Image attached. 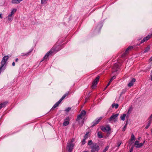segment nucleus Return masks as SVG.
<instances>
[{
	"mask_svg": "<svg viewBox=\"0 0 152 152\" xmlns=\"http://www.w3.org/2000/svg\"><path fill=\"white\" fill-rule=\"evenodd\" d=\"M60 47V46L59 45L57 47H56V45L54 46L52 48L46 53L41 61H43L47 59L49 56H51L53 54L57 52L58 51L60 50V49H58L57 47L59 48Z\"/></svg>",
	"mask_w": 152,
	"mask_h": 152,
	"instance_id": "1",
	"label": "nucleus"
},
{
	"mask_svg": "<svg viewBox=\"0 0 152 152\" xmlns=\"http://www.w3.org/2000/svg\"><path fill=\"white\" fill-rule=\"evenodd\" d=\"M88 145L90 146V148L91 149L90 152H98L100 150L99 145L96 143L93 142L91 140L88 141Z\"/></svg>",
	"mask_w": 152,
	"mask_h": 152,
	"instance_id": "2",
	"label": "nucleus"
},
{
	"mask_svg": "<svg viewBox=\"0 0 152 152\" xmlns=\"http://www.w3.org/2000/svg\"><path fill=\"white\" fill-rule=\"evenodd\" d=\"M86 114V111L84 110H83L77 116L76 118V121L79 123L81 126H82L83 124L84 121L83 118Z\"/></svg>",
	"mask_w": 152,
	"mask_h": 152,
	"instance_id": "3",
	"label": "nucleus"
},
{
	"mask_svg": "<svg viewBox=\"0 0 152 152\" xmlns=\"http://www.w3.org/2000/svg\"><path fill=\"white\" fill-rule=\"evenodd\" d=\"M9 58L8 56H5L3 57L1 63L0 67V73L1 71L4 69V66L6 65V62Z\"/></svg>",
	"mask_w": 152,
	"mask_h": 152,
	"instance_id": "4",
	"label": "nucleus"
},
{
	"mask_svg": "<svg viewBox=\"0 0 152 152\" xmlns=\"http://www.w3.org/2000/svg\"><path fill=\"white\" fill-rule=\"evenodd\" d=\"M73 140H72L70 142L67 143V146L69 152H72L73 149V147L74 146V145L73 143Z\"/></svg>",
	"mask_w": 152,
	"mask_h": 152,
	"instance_id": "5",
	"label": "nucleus"
},
{
	"mask_svg": "<svg viewBox=\"0 0 152 152\" xmlns=\"http://www.w3.org/2000/svg\"><path fill=\"white\" fill-rule=\"evenodd\" d=\"M99 78L100 76H98L93 82L91 86V88L92 89H94L95 88L96 85L97 84V82L98 81Z\"/></svg>",
	"mask_w": 152,
	"mask_h": 152,
	"instance_id": "6",
	"label": "nucleus"
},
{
	"mask_svg": "<svg viewBox=\"0 0 152 152\" xmlns=\"http://www.w3.org/2000/svg\"><path fill=\"white\" fill-rule=\"evenodd\" d=\"M99 78L100 76H98L93 82L91 86V88L92 89H94L95 88L96 85L97 84V82L98 81Z\"/></svg>",
	"mask_w": 152,
	"mask_h": 152,
	"instance_id": "7",
	"label": "nucleus"
},
{
	"mask_svg": "<svg viewBox=\"0 0 152 152\" xmlns=\"http://www.w3.org/2000/svg\"><path fill=\"white\" fill-rule=\"evenodd\" d=\"M119 114H113L112 115L109 119L108 121L109 122L111 121H117V117L118 116Z\"/></svg>",
	"mask_w": 152,
	"mask_h": 152,
	"instance_id": "8",
	"label": "nucleus"
},
{
	"mask_svg": "<svg viewBox=\"0 0 152 152\" xmlns=\"http://www.w3.org/2000/svg\"><path fill=\"white\" fill-rule=\"evenodd\" d=\"M69 92H68L66 94H64L62 97L60 99V100L57 102L55 104H59L61 102V101L69 94Z\"/></svg>",
	"mask_w": 152,
	"mask_h": 152,
	"instance_id": "9",
	"label": "nucleus"
},
{
	"mask_svg": "<svg viewBox=\"0 0 152 152\" xmlns=\"http://www.w3.org/2000/svg\"><path fill=\"white\" fill-rule=\"evenodd\" d=\"M152 37V34H151L148 35L146 37L143 38V39L141 41L140 43L142 44L148 40Z\"/></svg>",
	"mask_w": 152,
	"mask_h": 152,
	"instance_id": "10",
	"label": "nucleus"
},
{
	"mask_svg": "<svg viewBox=\"0 0 152 152\" xmlns=\"http://www.w3.org/2000/svg\"><path fill=\"white\" fill-rule=\"evenodd\" d=\"M133 47L132 46H129L126 50L125 52L122 54L121 55V57H124L128 53V51L133 49Z\"/></svg>",
	"mask_w": 152,
	"mask_h": 152,
	"instance_id": "11",
	"label": "nucleus"
},
{
	"mask_svg": "<svg viewBox=\"0 0 152 152\" xmlns=\"http://www.w3.org/2000/svg\"><path fill=\"white\" fill-rule=\"evenodd\" d=\"M102 118V117H100L99 118H96V119L93 122V124L92 126H94L97 124Z\"/></svg>",
	"mask_w": 152,
	"mask_h": 152,
	"instance_id": "12",
	"label": "nucleus"
},
{
	"mask_svg": "<svg viewBox=\"0 0 152 152\" xmlns=\"http://www.w3.org/2000/svg\"><path fill=\"white\" fill-rule=\"evenodd\" d=\"M134 145L137 148H139L143 146L142 144L141 143H139V141L137 140L135 141L134 142Z\"/></svg>",
	"mask_w": 152,
	"mask_h": 152,
	"instance_id": "13",
	"label": "nucleus"
},
{
	"mask_svg": "<svg viewBox=\"0 0 152 152\" xmlns=\"http://www.w3.org/2000/svg\"><path fill=\"white\" fill-rule=\"evenodd\" d=\"M119 65L117 63H115L113 66L112 68V71L113 72H115L118 70L119 68Z\"/></svg>",
	"mask_w": 152,
	"mask_h": 152,
	"instance_id": "14",
	"label": "nucleus"
},
{
	"mask_svg": "<svg viewBox=\"0 0 152 152\" xmlns=\"http://www.w3.org/2000/svg\"><path fill=\"white\" fill-rule=\"evenodd\" d=\"M101 130L104 132H106L110 130V128L109 126L102 127Z\"/></svg>",
	"mask_w": 152,
	"mask_h": 152,
	"instance_id": "15",
	"label": "nucleus"
},
{
	"mask_svg": "<svg viewBox=\"0 0 152 152\" xmlns=\"http://www.w3.org/2000/svg\"><path fill=\"white\" fill-rule=\"evenodd\" d=\"M69 117H67L66 119L64 120V122L63 123V125L64 126H66L69 124Z\"/></svg>",
	"mask_w": 152,
	"mask_h": 152,
	"instance_id": "16",
	"label": "nucleus"
},
{
	"mask_svg": "<svg viewBox=\"0 0 152 152\" xmlns=\"http://www.w3.org/2000/svg\"><path fill=\"white\" fill-rule=\"evenodd\" d=\"M136 79L134 78H133L131 80L130 82L128 84V86L129 87H131L133 86L134 83Z\"/></svg>",
	"mask_w": 152,
	"mask_h": 152,
	"instance_id": "17",
	"label": "nucleus"
},
{
	"mask_svg": "<svg viewBox=\"0 0 152 152\" xmlns=\"http://www.w3.org/2000/svg\"><path fill=\"white\" fill-rule=\"evenodd\" d=\"M31 51H30L26 53H21V56H28L31 53Z\"/></svg>",
	"mask_w": 152,
	"mask_h": 152,
	"instance_id": "18",
	"label": "nucleus"
},
{
	"mask_svg": "<svg viewBox=\"0 0 152 152\" xmlns=\"http://www.w3.org/2000/svg\"><path fill=\"white\" fill-rule=\"evenodd\" d=\"M23 0H12V4H18L20 3V2Z\"/></svg>",
	"mask_w": 152,
	"mask_h": 152,
	"instance_id": "19",
	"label": "nucleus"
},
{
	"mask_svg": "<svg viewBox=\"0 0 152 152\" xmlns=\"http://www.w3.org/2000/svg\"><path fill=\"white\" fill-rule=\"evenodd\" d=\"M126 116V114H124L121 116L120 118L122 120L124 121L125 120Z\"/></svg>",
	"mask_w": 152,
	"mask_h": 152,
	"instance_id": "20",
	"label": "nucleus"
},
{
	"mask_svg": "<svg viewBox=\"0 0 152 152\" xmlns=\"http://www.w3.org/2000/svg\"><path fill=\"white\" fill-rule=\"evenodd\" d=\"M151 122H152V121H149V120L147 122V126H146L145 127V128L146 129H148L149 127V126L150 125Z\"/></svg>",
	"mask_w": 152,
	"mask_h": 152,
	"instance_id": "21",
	"label": "nucleus"
},
{
	"mask_svg": "<svg viewBox=\"0 0 152 152\" xmlns=\"http://www.w3.org/2000/svg\"><path fill=\"white\" fill-rule=\"evenodd\" d=\"M89 132H87L86 133V134H85V135L84 136L83 138L86 139H87L88 138V135L89 134Z\"/></svg>",
	"mask_w": 152,
	"mask_h": 152,
	"instance_id": "22",
	"label": "nucleus"
},
{
	"mask_svg": "<svg viewBox=\"0 0 152 152\" xmlns=\"http://www.w3.org/2000/svg\"><path fill=\"white\" fill-rule=\"evenodd\" d=\"M17 11V10L16 9H13L12 11L11 12V14L10 15H11L12 16Z\"/></svg>",
	"mask_w": 152,
	"mask_h": 152,
	"instance_id": "23",
	"label": "nucleus"
},
{
	"mask_svg": "<svg viewBox=\"0 0 152 152\" xmlns=\"http://www.w3.org/2000/svg\"><path fill=\"white\" fill-rule=\"evenodd\" d=\"M98 137L99 138H101L103 137V136L101 133L100 132H98L97 134Z\"/></svg>",
	"mask_w": 152,
	"mask_h": 152,
	"instance_id": "24",
	"label": "nucleus"
},
{
	"mask_svg": "<svg viewBox=\"0 0 152 152\" xmlns=\"http://www.w3.org/2000/svg\"><path fill=\"white\" fill-rule=\"evenodd\" d=\"M135 139H136V138H135V137L134 136V134H132L131 135V137L130 139V140L132 141L133 140H135Z\"/></svg>",
	"mask_w": 152,
	"mask_h": 152,
	"instance_id": "25",
	"label": "nucleus"
},
{
	"mask_svg": "<svg viewBox=\"0 0 152 152\" xmlns=\"http://www.w3.org/2000/svg\"><path fill=\"white\" fill-rule=\"evenodd\" d=\"M150 50V47L149 46L147 47L144 50V53H145L149 51Z\"/></svg>",
	"mask_w": 152,
	"mask_h": 152,
	"instance_id": "26",
	"label": "nucleus"
},
{
	"mask_svg": "<svg viewBox=\"0 0 152 152\" xmlns=\"http://www.w3.org/2000/svg\"><path fill=\"white\" fill-rule=\"evenodd\" d=\"M8 19L10 21H11L12 20V16L11 15H9L8 16Z\"/></svg>",
	"mask_w": 152,
	"mask_h": 152,
	"instance_id": "27",
	"label": "nucleus"
},
{
	"mask_svg": "<svg viewBox=\"0 0 152 152\" xmlns=\"http://www.w3.org/2000/svg\"><path fill=\"white\" fill-rule=\"evenodd\" d=\"M109 148V146H107L103 150V152H106Z\"/></svg>",
	"mask_w": 152,
	"mask_h": 152,
	"instance_id": "28",
	"label": "nucleus"
},
{
	"mask_svg": "<svg viewBox=\"0 0 152 152\" xmlns=\"http://www.w3.org/2000/svg\"><path fill=\"white\" fill-rule=\"evenodd\" d=\"M111 107L112 108H115V109H117L119 105H111Z\"/></svg>",
	"mask_w": 152,
	"mask_h": 152,
	"instance_id": "29",
	"label": "nucleus"
},
{
	"mask_svg": "<svg viewBox=\"0 0 152 152\" xmlns=\"http://www.w3.org/2000/svg\"><path fill=\"white\" fill-rule=\"evenodd\" d=\"M126 126L127 124H126L124 126L123 128L122 129V131H124L126 129Z\"/></svg>",
	"mask_w": 152,
	"mask_h": 152,
	"instance_id": "30",
	"label": "nucleus"
},
{
	"mask_svg": "<svg viewBox=\"0 0 152 152\" xmlns=\"http://www.w3.org/2000/svg\"><path fill=\"white\" fill-rule=\"evenodd\" d=\"M86 139H84L82 141V143L83 145H84L86 143Z\"/></svg>",
	"mask_w": 152,
	"mask_h": 152,
	"instance_id": "31",
	"label": "nucleus"
},
{
	"mask_svg": "<svg viewBox=\"0 0 152 152\" xmlns=\"http://www.w3.org/2000/svg\"><path fill=\"white\" fill-rule=\"evenodd\" d=\"M8 104V102L7 101H6L3 103H2L0 104Z\"/></svg>",
	"mask_w": 152,
	"mask_h": 152,
	"instance_id": "32",
	"label": "nucleus"
},
{
	"mask_svg": "<svg viewBox=\"0 0 152 152\" xmlns=\"http://www.w3.org/2000/svg\"><path fill=\"white\" fill-rule=\"evenodd\" d=\"M58 105H54L52 107V108H51V110H53L55 108L57 107Z\"/></svg>",
	"mask_w": 152,
	"mask_h": 152,
	"instance_id": "33",
	"label": "nucleus"
},
{
	"mask_svg": "<svg viewBox=\"0 0 152 152\" xmlns=\"http://www.w3.org/2000/svg\"><path fill=\"white\" fill-rule=\"evenodd\" d=\"M116 78L115 76H113L111 78L110 81L111 82L113 80L115 79Z\"/></svg>",
	"mask_w": 152,
	"mask_h": 152,
	"instance_id": "34",
	"label": "nucleus"
},
{
	"mask_svg": "<svg viewBox=\"0 0 152 152\" xmlns=\"http://www.w3.org/2000/svg\"><path fill=\"white\" fill-rule=\"evenodd\" d=\"M132 108L131 107L129 108V110H128L127 112V113H128V114L129 113V112H130L132 110Z\"/></svg>",
	"mask_w": 152,
	"mask_h": 152,
	"instance_id": "35",
	"label": "nucleus"
},
{
	"mask_svg": "<svg viewBox=\"0 0 152 152\" xmlns=\"http://www.w3.org/2000/svg\"><path fill=\"white\" fill-rule=\"evenodd\" d=\"M70 109H71V108L69 107H68L67 108H66L65 109V111L67 112H68L70 110Z\"/></svg>",
	"mask_w": 152,
	"mask_h": 152,
	"instance_id": "36",
	"label": "nucleus"
},
{
	"mask_svg": "<svg viewBox=\"0 0 152 152\" xmlns=\"http://www.w3.org/2000/svg\"><path fill=\"white\" fill-rule=\"evenodd\" d=\"M148 120L149 121H152V113L150 117L148 118Z\"/></svg>",
	"mask_w": 152,
	"mask_h": 152,
	"instance_id": "37",
	"label": "nucleus"
},
{
	"mask_svg": "<svg viewBox=\"0 0 152 152\" xmlns=\"http://www.w3.org/2000/svg\"><path fill=\"white\" fill-rule=\"evenodd\" d=\"M46 0H41V4H43L45 2Z\"/></svg>",
	"mask_w": 152,
	"mask_h": 152,
	"instance_id": "38",
	"label": "nucleus"
},
{
	"mask_svg": "<svg viewBox=\"0 0 152 152\" xmlns=\"http://www.w3.org/2000/svg\"><path fill=\"white\" fill-rule=\"evenodd\" d=\"M121 144V142H117V144L118 145V147H119Z\"/></svg>",
	"mask_w": 152,
	"mask_h": 152,
	"instance_id": "39",
	"label": "nucleus"
},
{
	"mask_svg": "<svg viewBox=\"0 0 152 152\" xmlns=\"http://www.w3.org/2000/svg\"><path fill=\"white\" fill-rule=\"evenodd\" d=\"M133 147H132L130 149L129 152H132L133 150Z\"/></svg>",
	"mask_w": 152,
	"mask_h": 152,
	"instance_id": "40",
	"label": "nucleus"
},
{
	"mask_svg": "<svg viewBox=\"0 0 152 152\" xmlns=\"http://www.w3.org/2000/svg\"><path fill=\"white\" fill-rule=\"evenodd\" d=\"M88 99H89L88 97V98L86 97L85 99V103L86 102H87L88 100Z\"/></svg>",
	"mask_w": 152,
	"mask_h": 152,
	"instance_id": "41",
	"label": "nucleus"
},
{
	"mask_svg": "<svg viewBox=\"0 0 152 152\" xmlns=\"http://www.w3.org/2000/svg\"><path fill=\"white\" fill-rule=\"evenodd\" d=\"M111 82L110 81H109V82L108 83L107 85L106 86V87H105V89H106V88L110 85V83H111Z\"/></svg>",
	"mask_w": 152,
	"mask_h": 152,
	"instance_id": "42",
	"label": "nucleus"
},
{
	"mask_svg": "<svg viewBox=\"0 0 152 152\" xmlns=\"http://www.w3.org/2000/svg\"><path fill=\"white\" fill-rule=\"evenodd\" d=\"M5 105H0V109L5 107Z\"/></svg>",
	"mask_w": 152,
	"mask_h": 152,
	"instance_id": "43",
	"label": "nucleus"
},
{
	"mask_svg": "<svg viewBox=\"0 0 152 152\" xmlns=\"http://www.w3.org/2000/svg\"><path fill=\"white\" fill-rule=\"evenodd\" d=\"M5 105H0V109L5 107Z\"/></svg>",
	"mask_w": 152,
	"mask_h": 152,
	"instance_id": "44",
	"label": "nucleus"
},
{
	"mask_svg": "<svg viewBox=\"0 0 152 152\" xmlns=\"http://www.w3.org/2000/svg\"><path fill=\"white\" fill-rule=\"evenodd\" d=\"M145 139L144 141H143V142L142 143H141L142 144V146H143V145L145 143Z\"/></svg>",
	"mask_w": 152,
	"mask_h": 152,
	"instance_id": "45",
	"label": "nucleus"
},
{
	"mask_svg": "<svg viewBox=\"0 0 152 152\" xmlns=\"http://www.w3.org/2000/svg\"><path fill=\"white\" fill-rule=\"evenodd\" d=\"M18 61V58H16L15 59V61L16 62H17Z\"/></svg>",
	"mask_w": 152,
	"mask_h": 152,
	"instance_id": "46",
	"label": "nucleus"
},
{
	"mask_svg": "<svg viewBox=\"0 0 152 152\" xmlns=\"http://www.w3.org/2000/svg\"><path fill=\"white\" fill-rule=\"evenodd\" d=\"M12 65L13 66H15V63L14 62H13L12 63Z\"/></svg>",
	"mask_w": 152,
	"mask_h": 152,
	"instance_id": "47",
	"label": "nucleus"
},
{
	"mask_svg": "<svg viewBox=\"0 0 152 152\" xmlns=\"http://www.w3.org/2000/svg\"><path fill=\"white\" fill-rule=\"evenodd\" d=\"M2 14H0V18H2Z\"/></svg>",
	"mask_w": 152,
	"mask_h": 152,
	"instance_id": "48",
	"label": "nucleus"
},
{
	"mask_svg": "<svg viewBox=\"0 0 152 152\" xmlns=\"http://www.w3.org/2000/svg\"><path fill=\"white\" fill-rule=\"evenodd\" d=\"M149 60L151 61H152V56L149 59Z\"/></svg>",
	"mask_w": 152,
	"mask_h": 152,
	"instance_id": "49",
	"label": "nucleus"
},
{
	"mask_svg": "<svg viewBox=\"0 0 152 152\" xmlns=\"http://www.w3.org/2000/svg\"><path fill=\"white\" fill-rule=\"evenodd\" d=\"M140 138H141V137H139L138 138V139H138V140H139L140 139Z\"/></svg>",
	"mask_w": 152,
	"mask_h": 152,
	"instance_id": "50",
	"label": "nucleus"
},
{
	"mask_svg": "<svg viewBox=\"0 0 152 152\" xmlns=\"http://www.w3.org/2000/svg\"><path fill=\"white\" fill-rule=\"evenodd\" d=\"M151 80H152V75H151Z\"/></svg>",
	"mask_w": 152,
	"mask_h": 152,
	"instance_id": "51",
	"label": "nucleus"
},
{
	"mask_svg": "<svg viewBox=\"0 0 152 152\" xmlns=\"http://www.w3.org/2000/svg\"><path fill=\"white\" fill-rule=\"evenodd\" d=\"M83 152H88V151H83Z\"/></svg>",
	"mask_w": 152,
	"mask_h": 152,
	"instance_id": "52",
	"label": "nucleus"
},
{
	"mask_svg": "<svg viewBox=\"0 0 152 152\" xmlns=\"http://www.w3.org/2000/svg\"><path fill=\"white\" fill-rule=\"evenodd\" d=\"M115 104V105H116V104Z\"/></svg>",
	"mask_w": 152,
	"mask_h": 152,
	"instance_id": "53",
	"label": "nucleus"
},
{
	"mask_svg": "<svg viewBox=\"0 0 152 152\" xmlns=\"http://www.w3.org/2000/svg\"><path fill=\"white\" fill-rule=\"evenodd\" d=\"M123 94V92H122L121 93V94Z\"/></svg>",
	"mask_w": 152,
	"mask_h": 152,
	"instance_id": "54",
	"label": "nucleus"
},
{
	"mask_svg": "<svg viewBox=\"0 0 152 152\" xmlns=\"http://www.w3.org/2000/svg\"><path fill=\"white\" fill-rule=\"evenodd\" d=\"M125 91H126V90H124V93H125Z\"/></svg>",
	"mask_w": 152,
	"mask_h": 152,
	"instance_id": "55",
	"label": "nucleus"
}]
</instances>
